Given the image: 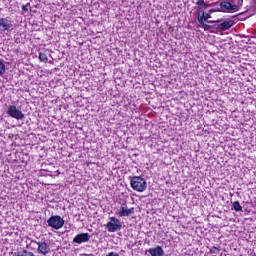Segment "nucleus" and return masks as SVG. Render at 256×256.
<instances>
[{
  "instance_id": "obj_1",
  "label": "nucleus",
  "mask_w": 256,
  "mask_h": 256,
  "mask_svg": "<svg viewBox=\"0 0 256 256\" xmlns=\"http://www.w3.org/2000/svg\"><path fill=\"white\" fill-rule=\"evenodd\" d=\"M130 187L133 191L143 193L147 189V181L141 176H132L130 177Z\"/></svg>"
},
{
  "instance_id": "obj_2",
  "label": "nucleus",
  "mask_w": 256,
  "mask_h": 256,
  "mask_svg": "<svg viewBox=\"0 0 256 256\" xmlns=\"http://www.w3.org/2000/svg\"><path fill=\"white\" fill-rule=\"evenodd\" d=\"M105 227L108 233H117V231H121V229H123L121 220L117 217H109V222L105 225Z\"/></svg>"
},
{
  "instance_id": "obj_3",
  "label": "nucleus",
  "mask_w": 256,
  "mask_h": 256,
  "mask_svg": "<svg viewBox=\"0 0 256 256\" xmlns=\"http://www.w3.org/2000/svg\"><path fill=\"white\" fill-rule=\"evenodd\" d=\"M47 224L48 227L59 231V229H62L63 225H65V220H63V218L59 215H54L47 220Z\"/></svg>"
},
{
  "instance_id": "obj_4",
  "label": "nucleus",
  "mask_w": 256,
  "mask_h": 256,
  "mask_svg": "<svg viewBox=\"0 0 256 256\" xmlns=\"http://www.w3.org/2000/svg\"><path fill=\"white\" fill-rule=\"evenodd\" d=\"M239 5L241 4H231V2L222 1L219 3V7L216 11H221L222 13H231V11H239Z\"/></svg>"
},
{
  "instance_id": "obj_5",
  "label": "nucleus",
  "mask_w": 256,
  "mask_h": 256,
  "mask_svg": "<svg viewBox=\"0 0 256 256\" xmlns=\"http://www.w3.org/2000/svg\"><path fill=\"white\" fill-rule=\"evenodd\" d=\"M135 214V208L131 207L129 208L127 206V202H123L120 206V208L118 209V211H116V215L118 217H131V215Z\"/></svg>"
},
{
  "instance_id": "obj_6",
  "label": "nucleus",
  "mask_w": 256,
  "mask_h": 256,
  "mask_svg": "<svg viewBox=\"0 0 256 256\" xmlns=\"http://www.w3.org/2000/svg\"><path fill=\"white\" fill-rule=\"evenodd\" d=\"M7 115H9V117H12V119H17V121L25 119V114H23L21 110L17 109V106L15 105H10L8 107Z\"/></svg>"
},
{
  "instance_id": "obj_7",
  "label": "nucleus",
  "mask_w": 256,
  "mask_h": 256,
  "mask_svg": "<svg viewBox=\"0 0 256 256\" xmlns=\"http://www.w3.org/2000/svg\"><path fill=\"white\" fill-rule=\"evenodd\" d=\"M38 245L37 252L40 255H49L51 248L47 242H37V240H30V245Z\"/></svg>"
},
{
  "instance_id": "obj_8",
  "label": "nucleus",
  "mask_w": 256,
  "mask_h": 256,
  "mask_svg": "<svg viewBox=\"0 0 256 256\" xmlns=\"http://www.w3.org/2000/svg\"><path fill=\"white\" fill-rule=\"evenodd\" d=\"M15 29V25L13 21L9 18H0V33H5V31H13Z\"/></svg>"
},
{
  "instance_id": "obj_9",
  "label": "nucleus",
  "mask_w": 256,
  "mask_h": 256,
  "mask_svg": "<svg viewBox=\"0 0 256 256\" xmlns=\"http://www.w3.org/2000/svg\"><path fill=\"white\" fill-rule=\"evenodd\" d=\"M197 14V21L200 25H203V22L207 21V19H211V14L206 13L205 9L198 8L196 11Z\"/></svg>"
},
{
  "instance_id": "obj_10",
  "label": "nucleus",
  "mask_w": 256,
  "mask_h": 256,
  "mask_svg": "<svg viewBox=\"0 0 256 256\" xmlns=\"http://www.w3.org/2000/svg\"><path fill=\"white\" fill-rule=\"evenodd\" d=\"M91 235L89 233H80L73 238V243L81 245L82 243H89Z\"/></svg>"
},
{
  "instance_id": "obj_11",
  "label": "nucleus",
  "mask_w": 256,
  "mask_h": 256,
  "mask_svg": "<svg viewBox=\"0 0 256 256\" xmlns=\"http://www.w3.org/2000/svg\"><path fill=\"white\" fill-rule=\"evenodd\" d=\"M233 25H234V21L228 20V21H224L221 24H219L216 27V29H218V31H227L228 29H231Z\"/></svg>"
},
{
  "instance_id": "obj_12",
  "label": "nucleus",
  "mask_w": 256,
  "mask_h": 256,
  "mask_svg": "<svg viewBox=\"0 0 256 256\" xmlns=\"http://www.w3.org/2000/svg\"><path fill=\"white\" fill-rule=\"evenodd\" d=\"M148 253L151 256H164L165 255V251L163 250V247H161V246H156L155 248H150L148 250Z\"/></svg>"
},
{
  "instance_id": "obj_13",
  "label": "nucleus",
  "mask_w": 256,
  "mask_h": 256,
  "mask_svg": "<svg viewBox=\"0 0 256 256\" xmlns=\"http://www.w3.org/2000/svg\"><path fill=\"white\" fill-rule=\"evenodd\" d=\"M232 207L234 209V211H243V206H241V203H239V201H235L233 204H232Z\"/></svg>"
},
{
  "instance_id": "obj_14",
  "label": "nucleus",
  "mask_w": 256,
  "mask_h": 256,
  "mask_svg": "<svg viewBox=\"0 0 256 256\" xmlns=\"http://www.w3.org/2000/svg\"><path fill=\"white\" fill-rule=\"evenodd\" d=\"M39 60L42 62V63H47V61H49V58H47V54L43 53V52H40L39 53Z\"/></svg>"
},
{
  "instance_id": "obj_15",
  "label": "nucleus",
  "mask_w": 256,
  "mask_h": 256,
  "mask_svg": "<svg viewBox=\"0 0 256 256\" xmlns=\"http://www.w3.org/2000/svg\"><path fill=\"white\" fill-rule=\"evenodd\" d=\"M5 71H6L5 63L0 61V77H3V75H5Z\"/></svg>"
},
{
  "instance_id": "obj_16",
  "label": "nucleus",
  "mask_w": 256,
  "mask_h": 256,
  "mask_svg": "<svg viewBox=\"0 0 256 256\" xmlns=\"http://www.w3.org/2000/svg\"><path fill=\"white\" fill-rule=\"evenodd\" d=\"M29 7H31V3H27L26 5L22 6L23 13H29Z\"/></svg>"
},
{
  "instance_id": "obj_17",
  "label": "nucleus",
  "mask_w": 256,
  "mask_h": 256,
  "mask_svg": "<svg viewBox=\"0 0 256 256\" xmlns=\"http://www.w3.org/2000/svg\"><path fill=\"white\" fill-rule=\"evenodd\" d=\"M200 25H202L204 31H209L211 29V25L206 24L205 22H203V24Z\"/></svg>"
},
{
  "instance_id": "obj_18",
  "label": "nucleus",
  "mask_w": 256,
  "mask_h": 256,
  "mask_svg": "<svg viewBox=\"0 0 256 256\" xmlns=\"http://www.w3.org/2000/svg\"><path fill=\"white\" fill-rule=\"evenodd\" d=\"M196 5H198L199 7H201L202 5H205V0H198L196 2Z\"/></svg>"
},
{
  "instance_id": "obj_19",
  "label": "nucleus",
  "mask_w": 256,
  "mask_h": 256,
  "mask_svg": "<svg viewBox=\"0 0 256 256\" xmlns=\"http://www.w3.org/2000/svg\"><path fill=\"white\" fill-rule=\"evenodd\" d=\"M210 251L212 252V253H219V248H217V247H212L211 249H210Z\"/></svg>"
},
{
  "instance_id": "obj_20",
  "label": "nucleus",
  "mask_w": 256,
  "mask_h": 256,
  "mask_svg": "<svg viewBox=\"0 0 256 256\" xmlns=\"http://www.w3.org/2000/svg\"><path fill=\"white\" fill-rule=\"evenodd\" d=\"M106 256H120L118 253L110 252Z\"/></svg>"
},
{
  "instance_id": "obj_21",
  "label": "nucleus",
  "mask_w": 256,
  "mask_h": 256,
  "mask_svg": "<svg viewBox=\"0 0 256 256\" xmlns=\"http://www.w3.org/2000/svg\"><path fill=\"white\" fill-rule=\"evenodd\" d=\"M214 4H207L204 2V9H207V7H213Z\"/></svg>"
},
{
  "instance_id": "obj_22",
  "label": "nucleus",
  "mask_w": 256,
  "mask_h": 256,
  "mask_svg": "<svg viewBox=\"0 0 256 256\" xmlns=\"http://www.w3.org/2000/svg\"><path fill=\"white\" fill-rule=\"evenodd\" d=\"M238 5H243V0H240L239 2H238Z\"/></svg>"
},
{
  "instance_id": "obj_23",
  "label": "nucleus",
  "mask_w": 256,
  "mask_h": 256,
  "mask_svg": "<svg viewBox=\"0 0 256 256\" xmlns=\"http://www.w3.org/2000/svg\"><path fill=\"white\" fill-rule=\"evenodd\" d=\"M216 10L210 9V13H215Z\"/></svg>"
}]
</instances>
